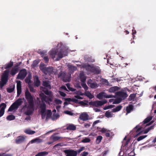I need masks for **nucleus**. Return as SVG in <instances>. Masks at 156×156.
<instances>
[{
    "label": "nucleus",
    "mask_w": 156,
    "mask_h": 156,
    "mask_svg": "<svg viewBox=\"0 0 156 156\" xmlns=\"http://www.w3.org/2000/svg\"><path fill=\"white\" fill-rule=\"evenodd\" d=\"M121 101V99L119 98L116 99H114L113 102V104H118Z\"/></svg>",
    "instance_id": "09e8293b"
},
{
    "label": "nucleus",
    "mask_w": 156,
    "mask_h": 156,
    "mask_svg": "<svg viewBox=\"0 0 156 156\" xmlns=\"http://www.w3.org/2000/svg\"><path fill=\"white\" fill-rule=\"evenodd\" d=\"M147 136L146 135L140 136V137H139L138 138H137V140L138 141H140L143 140V139L147 137Z\"/></svg>",
    "instance_id": "8fccbe9b"
},
{
    "label": "nucleus",
    "mask_w": 156,
    "mask_h": 156,
    "mask_svg": "<svg viewBox=\"0 0 156 156\" xmlns=\"http://www.w3.org/2000/svg\"><path fill=\"white\" fill-rule=\"evenodd\" d=\"M6 105L4 103H2L0 105V107L2 106L0 110V117H1L4 114L5 109L6 107Z\"/></svg>",
    "instance_id": "aec40b11"
},
{
    "label": "nucleus",
    "mask_w": 156,
    "mask_h": 156,
    "mask_svg": "<svg viewBox=\"0 0 156 156\" xmlns=\"http://www.w3.org/2000/svg\"><path fill=\"white\" fill-rule=\"evenodd\" d=\"M81 95H85L90 99H92L94 97L93 95H92L89 91L87 90L85 91L84 93H82Z\"/></svg>",
    "instance_id": "4be33fe9"
},
{
    "label": "nucleus",
    "mask_w": 156,
    "mask_h": 156,
    "mask_svg": "<svg viewBox=\"0 0 156 156\" xmlns=\"http://www.w3.org/2000/svg\"><path fill=\"white\" fill-rule=\"evenodd\" d=\"M9 73V71L5 70L2 75L1 80L0 82V87L2 88L3 86L6 83L8 80Z\"/></svg>",
    "instance_id": "20e7f679"
},
{
    "label": "nucleus",
    "mask_w": 156,
    "mask_h": 156,
    "mask_svg": "<svg viewBox=\"0 0 156 156\" xmlns=\"http://www.w3.org/2000/svg\"><path fill=\"white\" fill-rule=\"evenodd\" d=\"M45 70L46 72H44V73L46 74H48L49 75L51 74H55L57 73V70L53 69L52 67L46 68V69Z\"/></svg>",
    "instance_id": "f8f14e48"
},
{
    "label": "nucleus",
    "mask_w": 156,
    "mask_h": 156,
    "mask_svg": "<svg viewBox=\"0 0 156 156\" xmlns=\"http://www.w3.org/2000/svg\"><path fill=\"white\" fill-rule=\"evenodd\" d=\"M38 62L36 60H35L34 61L32 65V66L33 67H35L38 64Z\"/></svg>",
    "instance_id": "6e6d98bb"
},
{
    "label": "nucleus",
    "mask_w": 156,
    "mask_h": 156,
    "mask_svg": "<svg viewBox=\"0 0 156 156\" xmlns=\"http://www.w3.org/2000/svg\"><path fill=\"white\" fill-rule=\"evenodd\" d=\"M59 117V115L56 114H53L52 116L51 117V119L53 120H55L57 119Z\"/></svg>",
    "instance_id": "c9c22d12"
},
{
    "label": "nucleus",
    "mask_w": 156,
    "mask_h": 156,
    "mask_svg": "<svg viewBox=\"0 0 156 156\" xmlns=\"http://www.w3.org/2000/svg\"><path fill=\"white\" fill-rule=\"evenodd\" d=\"M84 149H85L84 147H81L78 150L77 152H78V153H79L81 151H82Z\"/></svg>",
    "instance_id": "052dcab7"
},
{
    "label": "nucleus",
    "mask_w": 156,
    "mask_h": 156,
    "mask_svg": "<svg viewBox=\"0 0 156 156\" xmlns=\"http://www.w3.org/2000/svg\"><path fill=\"white\" fill-rule=\"evenodd\" d=\"M114 105H111L104 107V110H106L110 108H112L114 107Z\"/></svg>",
    "instance_id": "13d9d810"
},
{
    "label": "nucleus",
    "mask_w": 156,
    "mask_h": 156,
    "mask_svg": "<svg viewBox=\"0 0 156 156\" xmlns=\"http://www.w3.org/2000/svg\"><path fill=\"white\" fill-rule=\"evenodd\" d=\"M15 87L14 85L10 86L9 88H7V91L9 93L12 92L14 90Z\"/></svg>",
    "instance_id": "e433bc0d"
},
{
    "label": "nucleus",
    "mask_w": 156,
    "mask_h": 156,
    "mask_svg": "<svg viewBox=\"0 0 156 156\" xmlns=\"http://www.w3.org/2000/svg\"><path fill=\"white\" fill-rule=\"evenodd\" d=\"M119 89V87L117 86L112 87L108 89V91L110 93H113L118 90Z\"/></svg>",
    "instance_id": "cd10ccee"
},
{
    "label": "nucleus",
    "mask_w": 156,
    "mask_h": 156,
    "mask_svg": "<svg viewBox=\"0 0 156 156\" xmlns=\"http://www.w3.org/2000/svg\"><path fill=\"white\" fill-rule=\"evenodd\" d=\"M34 80L35 85L36 86H38L40 84V81L39 80L38 77L37 76H35L34 77Z\"/></svg>",
    "instance_id": "a878e982"
},
{
    "label": "nucleus",
    "mask_w": 156,
    "mask_h": 156,
    "mask_svg": "<svg viewBox=\"0 0 156 156\" xmlns=\"http://www.w3.org/2000/svg\"><path fill=\"white\" fill-rule=\"evenodd\" d=\"M102 137L101 136H98L96 140V142L97 144H99L102 139Z\"/></svg>",
    "instance_id": "79ce46f5"
},
{
    "label": "nucleus",
    "mask_w": 156,
    "mask_h": 156,
    "mask_svg": "<svg viewBox=\"0 0 156 156\" xmlns=\"http://www.w3.org/2000/svg\"><path fill=\"white\" fill-rule=\"evenodd\" d=\"M80 103L83 105H88V101L85 100L83 101H80Z\"/></svg>",
    "instance_id": "a18cd8bd"
},
{
    "label": "nucleus",
    "mask_w": 156,
    "mask_h": 156,
    "mask_svg": "<svg viewBox=\"0 0 156 156\" xmlns=\"http://www.w3.org/2000/svg\"><path fill=\"white\" fill-rule=\"evenodd\" d=\"M97 97L99 99H101L103 98H110L113 97L112 95L107 94L105 93L102 92L99 93L97 96Z\"/></svg>",
    "instance_id": "9b49d317"
},
{
    "label": "nucleus",
    "mask_w": 156,
    "mask_h": 156,
    "mask_svg": "<svg viewBox=\"0 0 156 156\" xmlns=\"http://www.w3.org/2000/svg\"><path fill=\"white\" fill-rule=\"evenodd\" d=\"M58 46L59 48L60 49V50L58 53L57 50L55 49H52L49 52L50 55L53 58H55L56 56H58L55 59L56 61L59 60L64 56L67 55L68 53L67 50H68V48L65 44L60 43L58 44Z\"/></svg>",
    "instance_id": "7ed1b4c3"
},
{
    "label": "nucleus",
    "mask_w": 156,
    "mask_h": 156,
    "mask_svg": "<svg viewBox=\"0 0 156 156\" xmlns=\"http://www.w3.org/2000/svg\"><path fill=\"white\" fill-rule=\"evenodd\" d=\"M67 90V89L66 87L64 86H62L60 88V90Z\"/></svg>",
    "instance_id": "774afa93"
},
{
    "label": "nucleus",
    "mask_w": 156,
    "mask_h": 156,
    "mask_svg": "<svg viewBox=\"0 0 156 156\" xmlns=\"http://www.w3.org/2000/svg\"><path fill=\"white\" fill-rule=\"evenodd\" d=\"M88 85L92 88H96L99 86L96 82H93L90 80L88 81L87 83Z\"/></svg>",
    "instance_id": "a211bd4d"
},
{
    "label": "nucleus",
    "mask_w": 156,
    "mask_h": 156,
    "mask_svg": "<svg viewBox=\"0 0 156 156\" xmlns=\"http://www.w3.org/2000/svg\"><path fill=\"white\" fill-rule=\"evenodd\" d=\"M66 156H76L77 151L70 150H66L63 151Z\"/></svg>",
    "instance_id": "1a4fd4ad"
},
{
    "label": "nucleus",
    "mask_w": 156,
    "mask_h": 156,
    "mask_svg": "<svg viewBox=\"0 0 156 156\" xmlns=\"http://www.w3.org/2000/svg\"><path fill=\"white\" fill-rule=\"evenodd\" d=\"M54 131L53 130H51V131H49L46 133L45 134H44V135H43L41 136H40V137H44L45 136L49 134L50 133H52V132Z\"/></svg>",
    "instance_id": "bf43d9fd"
},
{
    "label": "nucleus",
    "mask_w": 156,
    "mask_h": 156,
    "mask_svg": "<svg viewBox=\"0 0 156 156\" xmlns=\"http://www.w3.org/2000/svg\"><path fill=\"white\" fill-rule=\"evenodd\" d=\"M67 129L68 130H74L76 129V126L73 124H70L67 127Z\"/></svg>",
    "instance_id": "c756f323"
},
{
    "label": "nucleus",
    "mask_w": 156,
    "mask_h": 156,
    "mask_svg": "<svg viewBox=\"0 0 156 156\" xmlns=\"http://www.w3.org/2000/svg\"><path fill=\"white\" fill-rule=\"evenodd\" d=\"M80 118L83 121H87L89 119L88 115L86 112L81 113L80 116Z\"/></svg>",
    "instance_id": "f3484780"
},
{
    "label": "nucleus",
    "mask_w": 156,
    "mask_h": 156,
    "mask_svg": "<svg viewBox=\"0 0 156 156\" xmlns=\"http://www.w3.org/2000/svg\"><path fill=\"white\" fill-rule=\"evenodd\" d=\"M34 80L35 85L36 86H38L40 84V81L39 80L38 77L37 76H35L34 77Z\"/></svg>",
    "instance_id": "bb28decb"
},
{
    "label": "nucleus",
    "mask_w": 156,
    "mask_h": 156,
    "mask_svg": "<svg viewBox=\"0 0 156 156\" xmlns=\"http://www.w3.org/2000/svg\"><path fill=\"white\" fill-rule=\"evenodd\" d=\"M66 86H67V88L70 90L73 91H75V89L70 87V85L69 83H67L66 84Z\"/></svg>",
    "instance_id": "603ef678"
},
{
    "label": "nucleus",
    "mask_w": 156,
    "mask_h": 156,
    "mask_svg": "<svg viewBox=\"0 0 156 156\" xmlns=\"http://www.w3.org/2000/svg\"><path fill=\"white\" fill-rule=\"evenodd\" d=\"M88 153L87 152H83L81 154L82 156H87Z\"/></svg>",
    "instance_id": "69168bd1"
},
{
    "label": "nucleus",
    "mask_w": 156,
    "mask_h": 156,
    "mask_svg": "<svg viewBox=\"0 0 156 156\" xmlns=\"http://www.w3.org/2000/svg\"><path fill=\"white\" fill-rule=\"evenodd\" d=\"M133 110V106L132 105H129L126 108V115L129 113Z\"/></svg>",
    "instance_id": "f704fd0d"
},
{
    "label": "nucleus",
    "mask_w": 156,
    "mask_h": 156,
    "mask_svg": "<svg viewBox=\"0 0 156 156\" xmlns=\"http://www.w3.org/2000/svg\"><path fill=\"white\" fill-rule=\"evenodd\" d=\"M66 66L69 69V76H71V74L73 73L74 71L76 70L77 68L76 66H73L69 63L66 64Z\"/></svg>",
    "instance_id": "2eb2a0df"
},
{
    "label": "nucleus",
    "mask_w": 156,
    "mask_h": 156,
    "mask_svg": "<svg viewBox=\"0 0 156 156\" xmlns=\"http://www.w3.org/2000/svg\"><path fill=\"white\" fill-rule=\"evenodd\" d=\"M24 132L25 133L29 135H33L36 133L35 131L29 129H25Z\"/></svg>",
    "instance_id": "393cba45"
},
{
    "label": "nucleus",
    "mask_w": 156,
    "mask_h": 156,
    "mask_svg": "<svg viewBox=\"0 0 156 156\" xmlns=\"http://www.w3.org/2000/svg\"><path fill=\"white\" fill-rule=\"evenodd\" d=\"M81 85L82 87L84 88L85 91L88 90V87L87 85L85 83V82H82Z\"/></svg>",
    "instance_id": "49530a36"
},
{
    "label": "nucleus",
    "mask_w": 156,
    "mask_h": 156,
    "mask_svg": "<svg viewBox=\"0 0 156 156\" xmlns=\"http://www.w3.org/2000/svg\"><path fill=\"white\" fill-rule=\"evenodd\" d=\"M154 126H151L149 128H148L147 129L144 130V133L146 134L150 130L153 129Z\"/></svg>",
    "instance_id": "de8ad7c7"
},
{
    "label": "nucleus",
    "mask_w": 156,
    "mask_h": 156,
    "mask_svg": "<svg viewBox=\"0 0 156 156\" xmlns=\"http://www.w3.org/2000/svg\"><path fill=\"white\" fill-rule=\"evenodd\" d=\"M15 116L12 115H10L6 117V119L8 120H12L15 119Z\"/></svg>",
    "instance_id": "a19ab883"
},
{
    "label": "nucleus",
    "mask_w": 156,
    "mask_h": 156,
    "mask_svg": "<svg viewBox=\"0 0 156 156\" xmlns=\"http://www.w3.org/2000/svg\"><path fill=\"white\" fill-rule=\"evenodd\" d=\"M64 113L70 115H73V113L72 112L68 111H65Z\"/></svg>",
    "instance_id": "4d7b16f0"
},
{
    "label": "nucleus",
    "mask_w": 156,
    "mask_h": 156,
    "mask_svg": "<svg viewBox=\"0 0 156 156\" xmlns=\"http://www.w3.org/2000/svg\"><path fill=\"white\" fill-rule=\"evenodd\" d=\"M18 68L17 67L13 68L11 71L10 74L12 75H14L17 72Z\"/></svg>",
    "instance_id": "72a5a7b5"
},
{
    "label": "nucleus",
    "mask_w": 156,
    "mask_h": 156,
    "mask_svg": "<svg viewBox=\"0 0 156 156\" xmlns=\"http://www.w3.org/2000/svg\"><path fill=\"white\" fill-rule=\"evenodd\" d=\"M40 89L45 94L48 95L47 96L43 93H40L39 95L41 101H39L38 104L42 119H44L45 118V120L47 121L51 117V112L50 110H46V105L44 102L49 104L51 102H52L53 98V94L52 92L48 90L45 87H41Z\"/></svg>",
    "instance_id": "f257e3e1"
},
{
    "label": "nucleus",
    "mask_w": 156,
    "mask_h": 156,
    "mask_svg": "<svg viewBox=\"0 0 156 156\" xmlns=\"http://www.w3.org/2000/svg\"><path fill=\"white\" fill-rule=\"evenodd\" d=\"M40 68L41 70L44 73L46 72V67H45L43 63H41L40 65Z\"/></svg>",
    "instance_id": "4c0bfd02"
},
{
    "label": "nucleus",
    "mask_w": 156,
    "mask_h": 156,
    "mask_svg": "<svg viewBox=\"0 0 156 156\" xmlns=\"http://www.w3.org/2000/svg\"><path fill=\"white\" fill-rule=\"evenodd\" d=\"M135 155V153L133 151L130 152L128 154V156H134Z\"/></svg>",
    "instance_id": "0e129e2a"
},
{
    "label": "nucleus",
    "mask_w": 156,
    "mask_h": 156,
    "mask_svg": "<svg viewBox=\"0 0 156 156\" xmlns=\"http://www.w3.org/2000/svg\"><path fill=\"white\" fill-rule=\"evenodd\" d=\"M80 77L81 81L82 82H85L86 80V77L85 76L83 72H81L80 74Z\"/></svg>",
    "instance_id": "b1692460"
},
{
    "label": "nucleus",
    "mask_w": 156,
    "mask_h": 156,
    "mask_svg": "<svg viewBox=\"0 0 156 156\" xmlns=\"http://www.w3.org/2000/svg\"><path fill=\"white\" fill-rule=\"evenodd\" d=\"M13 65V63L11 62H10L9 63L6 64L5 65V69H7L11 67Z\"/></svg>",
    "instance_id": "ea45409f"
},
{
    "label": "nucleus",
    "mask_w": 156,
    "mask_h": 156,
    "mask_svg": "<svg viewBox=\"0 0 156 156\" xmlns=\"http://www.w3.org/2000/svg\"><path fill=\"white\" fill-rule=\"evenodd\" d=\"M136 94H131L129 96V98L131 99H133L136 97Z\"/></svg>",
    "instance_id": "e2e57ef3"
},
{
    "label": "nucleus",
    "mask_w": 156,
    "mask_h": 156,
    "mask_svg": "<svg viewBox=\"0 0 156 156\" xmlns=\"http://www.w3.org/2000/svg\"><path fill=\"white\" fill-rule=\"evenodd\" d=\"M43 140H42L39 138H36L31 140L30 142L31 144L36 143H40L42 142Z\"/></svg>",
    "instance_id": "5701e85b"
},
{
    "label": "nucleus",
    "mask_w": 156,
    "mask_h": 156,
    "mask_svg": "<svg viewBox=\"0 0 156 156\" xmlns=\"http://www.w3.org/2000/svg\"><path fill=\"white\" fill-rule=\"evenodd\" d=\"M48 154V152L46 151H43L38 153L35 156H45Z\"/></svg>",
    "instance_id": "473e14b6"
},
{
    "label": "nucleus",
    "mask_w": 156,
    "mask_h": 156,
    "mask_svg": "<svg viewBox=\"0 0 156 156\" xmlns=\"http://www.w3.org/2000/svg\"><path fill=\"white\" fill-rule=\"evenodd\" d=\"M90 141V139L88 138H85L82 140L81 142L83 143H86L89 142Z\"/></svg>",
    "instance_id": "37998d69"
},
{
    "label": "nucleus",
    "mask_w": 156,
    "mask_h": 156,
    "mask_svg": "<svg viewBox=\"0 0 156 156\" xmlns=\"http://www.w3.org/2000/svg\"><path fill=\"white\" fill-rule=\"evenodd\" d=\"M17 95L18 96L20 94L21 92V87L20 81H17Z\"/></svg>",
    "instance_id": "412c9836"
},
{
    "label": "nucleus",
    "mask_w": 156,
    "mask_h": 156,
    "mask_svg": "<svg viewBox=\"0 0 156 156\" xmlns=\"http://www.w3.org/2000/svg\"><path fill=\"white\" fill-rule=\"evenodd\" d=\"M12 155L9 154H5V153L0 154V156H12Z\"/></svg>",
    "instance_id": "680f3d73"
},
{
    "label": "nucleus",
    "mask_w": 156,
    "mask_h": 156,
    "mask_svg": "<svg viewBox=\"0 0 156 156\" xmlns=\"http://www.w3.org/2000/svg\"><path fill=\"white\" fill-rule=\"evenodd\" d=\"M59 94L60 95L63 97H65L66 96V94L64 92H62L61 91H59Z\"/></svg>",
    "instance_id": "338daca9"
},
{
    "label": "nucleus",
    "mask_w": 156,
    "mask_h": 156,
    "mask_svg": "<svg viewBox=\"0 0 156 156\" xmlns=\"http://www.w3.org/2000/svg\"><path fill=\"white\" fill-rule=\"evenodd\" d=\"M152 119V116H149L147 118H146L144 121H143L144 124L148 122H149L150 121H151Z\"/></svg>",
    "instance_id": "58836bf2"
},
{
    "label": "nucleus",
    "mask_w": 156,
    "mask_h": 156,
    "mask_svg": "<svg viewBox=\"0 0 156 156\" xmlns=\"http://www.w3.org/2000/svg\"><path fill=\"white\" fill-rule=\"evenodd\" d=\"M58 77H62L63 80L66 82H69L70 80V76L69 74L68 75H66L64 72L60 73Z\"/></svg>",
    "instance_id": "6e6552de"
},
{
    "label": "nucleus",
    "mask_w": 156,
    "mask_h": 156,
    "mask_svg": "<svg viewBox=\"0 0 156 156\" xmlns=\"http://www.w3.org/2000/svg\"><path fill=\"white\" fill-rule=\"evenodd\" d=\"M116 95L119 97V99H121V101L122 100L125 99L128 96L126 93L123 90L116 93Z\"/></svg>",
    "instance_id": "9d476101"
},
{
    "label": "nucleus",
    "mask_w": 156,
    "mask_h": 156,
    "mask_svg": "<svg viewBox=\"0 0 156 156\" xmlns=\"http://www.w3.org/2000/svg\"><path fill=\"white\" fill-rule=\"evenodd\" d=\"M91 124V122H89L88 123H84V127H85V128H87L89 127L90 126Z\"/></svg>",
    "instance_id": "864d4df0"
},
{
    "label": "nucleus",
    "mask_w": 156,
    "mask_h": 156,
    "mask_svg": "<svg viewBox=\"0 0 156 156\" xmlns=\"http://www.w3.org/2000/svg\"><path fill=\"white\" fill-rule=\"evenodd\" d=\"M143 127L142 126V123H140L136 126L133 129L134 131H136L137 133V135L140 134L144 129Z\"/></svg>",
    "instance_id": "ddd939ff"
},
{
    "label": "nucleus",
    "mask_w": 156,
    "mask_h": 156,
    "mask_svg": "<svg viewBox=\"0 0 156 156\" xmlns=\"http://www.w3.org/2000/svg\"><path fill=\"white\" fill-rule=\"evenodd\" d=\"M23 101L22 99L19 98L14 102L9 108L8 111H12L13 110L17 108L22 103Z\"/></svg>",
    "instance_id": "423d86ee"
},
{
    "label": "nucleus",
    "mask_w": 156,
    "mask_h": 156,
    "mask_svg": "<svg viewBox=\"0 0 156 156\" xmlns=\"http://www.w3.org/2000/svg\"><path fill=\"white\" fill-rule=\"evenodd\" d=\"M112 112H112H110L109 111H106L105 114V116L108 118L113 117L114 115L113 114Z\"/></svg>",
    "instance_id": "c85d7f7f"
},
{
    "label": "nucleus",
    "mask_w": 156,
    "mask_h": 156,
    "mask_svg": "<svg viewBox=\"0 0 156 156\" xmlns=\"http://www.w3.org/2000/svg\"><path fill=\"white\" fill-rule=\"evenodd\" d=\"M27 74V72L25 69L22 70L18 75L17 78L20 80H23Z\"/></svg>",
    "instance_id": "4468645a"
},
{
    "label": "nucleus",
    "mask_w": 156,
    "mask_h": 156,
    "mask_svg": "<svg viewBox=\"0 0 156 156\" xmlns=\"http://www.w3.org/2000/svg\"><path fill=\"white\" fill-rule=\"evenodd\" d=\"M54 102L56 104H61L62 103L61 100L56 98L55 99Z\"/></svg>",
    "instance_id": "3c124183"
},
{
    "label": "nucleus",
    "mask_w": 156,
    "mask_h": 156,
    "mask_svg": "<svg viewBox=\"0 0 156 156\" xmlns=\"http://www.w3.org/2000/svg\"><path fill=\"white\" fill-rule=\"evenodd\" d=\"M61 138V137L54 135L51 136L50 138V140H53L54 142L55 141L58 140Z\"/></svg>",
    "instance_id": "7c9ffc66"
},
{
    "label": "nucleus",
    "mask_w": 156,
    "mask_h": 156,
    "mask_svg": "<svg viewBox=\"0 0 156 156\" xmlns=\"http://www.w3.org/2000/svg\"><path fill=\"white\" fill-rule=\"evenodd\" d=\"M43 85L45 87H47L50 88L49 84L48 81H44L43 83Z\"/></svg>",
    "instance_id": "c03bdc74"
},
{
    "label": "nucleus",
    "mask_w": 156,
    "mask_h": 156,
    "mask_svg": "<svg viewBox=\"0 0 156 156\" xmlns=\"http://www.w3.org/2000/svg\"><path fill=\"white\" fill-rule=\"evenodd\" d=\"M87 68L90 71L95 73L97 74L99 73L100 72L99 70L97 68L91 66H88Z\"/></svg>",
    "instance_id": "dca6fc26"
},
{
    "label": "nucleus",
    "mask_w": 156,
    "mask_h": 156,
    "mask_svg": "<svg viewBox=\"0 0 156 156\" xmlns=\"http://www.w3.org/2000/svg\"><path fill=\"white\" fill-rule=\"evenodd\" d=\"M23 101L22 99L19 98L14 102L9 108L8 111H12L13 110L17 108L22 103Z\"/></svg>",
    "instance_id": "39448f33"
},
{
    "label": "nucleus",
    "mask_w": 156,
    "mask_h": 156,
    "mask_svg": "<svg viewBox=\"0 0 156 156\" xmlns=\"http://www.w3.org/2000/svg\"><path fill=\"white\" fill-rule=\"evenodd\" d=\"M107 101L106 100L102 101H91L90 102V105L95 106V107H99L103 105L106 103Z\"/></svg>",
    "instance_id": "0eeeda50"
},
{
    "label": "nucleus",
    "mask_w": 156,
    "mask_h": 156,
    "mask_svg": "<svg viewBox=\"0 0 156 156\" xmlns=\"http://www.w3.org/2000/svg\"><path fill=\"white\" fill-rule=\"evenodd\" d=\"M122 108V106L121 105H119L115 108L112 109V112H115L120 111Z\"/></svg>",
    "instance_id": "2f4dec72"
},
{
    "label": "nucleus",
    "mask_w": 156,
    "mask_h": 156,
    "mask_svg": "<svg viewBox=\"0 0 156 156\" xmlns=\"http://www.w3.org/2000/svg\"><path fill=\"white\" fill-rule=\"evenodd\" d=\"M25 98L27 102L25 103L22 109L24 113L27 115H30L32 114L34 109V97L31 94L28 90H26L25 92Z\"/></svg>",
    "instance_id": "f03ea898"
},
{
    "label": "nucleus",
    "mask_w": 156,
    "mask_h": 156,
    "mask_svg": "<svg viewBox=\"0 0 156 156\" xmlns=\"http://www.w3.org/2000/svg\"><path fill=\"white\" fill-rule=\"evenodd\" d=\"M25 138L26 137L23 136H19L16 140V143L17 144L21 143L24 141Z\"/></svg>",
    "instance_id": "6ab92c4d"
},
{
    "label": "nucleus",
    "mask_w": 156,
    "mask_h": 156,
    "mask_svg": "<svg viewBox=\"0 0 156 156\" xmlns=\"http://www.w3.org/2000/svg\"><path fill=\"white\" fill-rule=\"evenodd\" d=\"M98 129L99 130L101 131L102 132H105L107 131V129L104 128H98Z\"/></svg>",
    "instance_id": "5fc2aeb1"
}]
</instances>
